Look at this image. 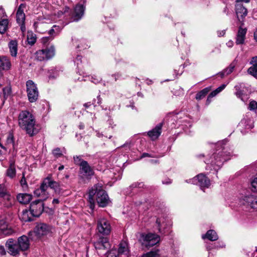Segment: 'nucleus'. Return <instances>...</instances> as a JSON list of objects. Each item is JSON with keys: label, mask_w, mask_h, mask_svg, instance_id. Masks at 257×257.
Here are the masks:
<instances>
[{"label": "nucleus", "mask_w": 257, "mask_h": 257, "mask_svg": "<svg viewBox=\"0 0 257 257\" xmlns=\"http://www.w3.org/2000/svg\"><path fill=\"white\" fill-rule=\"evenodd\" d=\"M13 232L8 222L4 219L0 220V235H8Z\"/></svg>", "instance_id": "obj_19"}, {"label": "nucleus", "mask_w": 257, "mask_h": 257, "mask_svg": "<svg viewBox=\"0 0 257 257\" xmlns=\"http://www.w3.org/2000/svg\"><path fill=\"white\" fill-rule=\"evenodd\" d=\"M254 38L255 40L257 42V28H256V31H255L254 33Z\"/></svg>", "instance_id": "obj_60"}, {"label": "nucleus", "mask_w": 257, "mask_h": 257, "mask_svg": "<svg viewBox=\"0 0 257 257\" xmlns=\"http://www.w3.org/2000/svg\"><path fill=\"white\" fill-rule=\"evenodd\" d=\"M248 108L250 110H254L257 108V102L255 101H251L250 102Z\"/></svg>", "instance_id": "obj_44"}, {"label": "nucleus", "mask_w": 257, "mask_h": 257, "mask_svg": "<svg viewBox=\"0 0 257 257\" xmlns=\"http://www.w3.org/2000/svg\"><path fill=\"white\" fill-rule=\"evenodd\" d=\"M96 195V200L100 207H104L110 202L109 197L106 191L102 188L101 184H97L94 185L89 192L88 202L89 207L93 210L95 207V200L94 196Z\"/></svg>", "instance_id": "obj_1"}, {"label": "nucleus", "mask_w": 257, "mask_h": 257, "mask_svg": "<svg viewBox=\"0 0 257 257\" xmlns=\"http://www.w3.org/2000/svg\"><path fill=\"white\" fill-rule=\"evenodd\" d=\"M8 45L11 55L16 57L18 53V42L15 40H12L10 41Z\"/></svg>", "instance_id": "obj_22"}, {"label": "nucleus", "mask_w": 257, "mask_h": 257, "mask_svg": "<svg viewBox=\"0 0 257 257\" xmlns=\"http://www.w3.org/2000/svg\"><path fill=\"white\" fill-rule=\"evenodd\" d=\"M9 22L7 19L0 20V34L5 33L8 29Z\"/></svg>", "instance_id": "obj_30"}, {"label": "nucleus", "mask_w": 257, "mask_h": 257, "mask_svg": "<svg viewBox=\"0 0 257 257\" xmlns=\"http://www.w3.org/2000/svg\"><path fill=\"white\" fill-rule=\"evenodd\" d=\"M211 89L209 87H206L200 91H199L198 93H197L196 95V99L197 100H200L207 95V94L210 91Z\"/></svg>", "instance_id": "obj_31"}, {"label": "nucleus", "mask_w": 257, "mask_h": 257, "mask_svg": "<svg viewBox=\"0 0 257 257\" xmlns=\"http://www.w3.org/2000/svg\"><path fill=\"white\" fill-rule=\"evenodd\" d=\"M235 94H236V95L238 97L240 98L241 99V100H242V101H245V100H244V98H243V92H242V91L241 90H238V91L236 92V93H235Z\"/></svg>", "instance_id": "obj_45"}, {"label": "nucleus", "mask_w": 257, "mask_h": 257, "mask_svg": "<svg viewBox=\"0 0 257 257\" xmlns=\"http://www.w3.org/2000/svg\"><path fill=\"white\" fill-rule=\"evenodd\" d=\"M18 121L20 126L30 136L32 137L38 133L39 129L36 124L34 116L29 111H21L19 115Z\"/></svg>", "instance_id": "obj_2"}, {"label": "nucleus", "mask_w": 257, "mask_h": 257, "mask_svg": "<svg viewBox=\"0 0 257 257\" xmlns=\"http://www.w3.org/2000/svg\"><path fill=\"white\" fill-rule=\"evenodd\" d=\"M223 12L225 13V14H226V15H228V12H229V11H228V9L227 7H225L223 10Z\"/></svg>", "instance_id": "obj_58"}, {"label": "nucleus", "mask_w": 257, "mask_h": 257, "mask_svg": "<svg viewBox=\"0 0 257 257\" xmlns=\"http://www.w3.org/2000/svg\"><path fill=\"white\" fill-rule=\"evenodd\" d=\"M51 231V227L46 223H38L35 227L34 233L37 238H40L43 236L46 235Z\"/></svg>", "instance_id": "obj_9"}, {"label": "nucleus", "mask_w": 257, "mask_h": 257, "mask_svg": "<svg viewBox=\"0 0 257 257\" xmlns=\"http://www.w3.org/2000/svg\"><path fill=\"white\" fill-rule=\"evenodd\" d=\"M94 246L97 250L98 253H103L102 251L110 248L108 239L106 237H100L96 241L94 242Z\"/></svg>", "instance_id": "obj_12"}, {"label": "nucleus", "mask_w": 257, "mask_h": 257, "mask_svg": "<svg viewBox=\"0 0 257 257\" xmlns=\"http://www.w3.org/2000/svg\"><path fill=\"white\" fill-rule=\"evenodd\" d=\"M44 210V204L43 201L37 200L32 202L30 204V210L31 215L34 217L39 216Z\"/></svg>", "instance_id": "obj_8"}, {"label": "nucleus", "mask_w": 257, "mask_h": 257, "mask_svg": "<svg viewBox=\"0 0 257 257\" xmlns=\"http://www.w3.org/2000/svg\"><path fill=\"white\" fill-rule=\"evenodd\" d=\"M117 252L119 254H124L127 256L129 251L126 242L122 241L120 243Z\"/></svg>", "instance_id": "obj_27"}, {"label": "nucleus", "mask_w": 257, "mask_h": 257, "mask_svg": "<svg viewBox=\"0 0 257 257\" xmlns=\"http://www.w3.org/2000/svg\"><path fill=\"white\" fill-rule=\"evenodd\" d=\"M235 11L237 19L241 26L244 25V19L247 16V10L241 4H236Z\"/></svg>", "instance_id": "obj_11"}, {"label": "nucleus", "mask_w": 257, "mask_h": 257, "mask_svg": "<svg viewBox=\"0 0 257 257\" xmlns=\"http://www.w3.org/2000/svg\"><path fill=\"white\" fill-rule=\"evenodd\" d=\"M6 246L11 255L16 256L21 251L26 250L29 248L30 242L27 236L23 235L19 237L17 240L9 238L6 243Z\"/></svg>", "instance_id": "obj_3"}, {"label": "nucleus", "mask_w": 257, "mask_h": 257, "mask_svg": "<svg viewBox=\"0 0 257 257\" xmlns=\"http://www.w3.org/2000/svg\"><path fill=\"white\" fill-rule=\"evenodd\" d=\"M45 50L47 59H49L53 57L55 55V48L53 46L46 48Z\"/></svg>", "instance_id": "obj_35"}, {"label": "nucleus", "mask_w": 257, "mask_h": 257, "mask_svg": "<svg viewBox=\"0 0 257 257\" xmlns=\"http://www.w3.org/2000/svg\"><path fill=\"white\" fill-rule=\"evenodd\" d=\"M6 250L3 246H0V255H5L6 254Z\"/></svg>", "instance_id": "obj_52"}, {"label": "nucleus", "mask_w": 257, "mask_h": 257, "mask_svg": "<svg viewBox=\"0 0 257 257\" xmlns=\"http://www.w3.org/2000/svg\"><path fill=\"white\" fill-rule=\"evenodd\" d=\"M91 79H92L91 81L95 84H97V83H99V82L101 80L99 77H97L96 76H94V77L92 76Z\"/></svg>", "instance_id": "obj_47"}, {"label": "nucleus", "mask_w": 257, "mask_h": 257, "mask_svg": "<svg viewBox=\"0 0 257 257\" xmlns=\"http://www.w3.org/2000/svg\"><path fill=\"white\" fill-rule=\"evenodd\" d=\"M246 119L244 118H243V119L241 120L240 123H241V124H244V123L245 124V123H246Z\"/></svg>", "instance_id": "obj_63"}, {"label": "nucleus", "mask_w": 257, "mask_h": 257, "mask_svg": "<svg viewBox=\"0 0 257 257\" xmlns=\"http://www.w3.org/2000/svg\"><path fill=\"white\" fill-rule=\"evenodd\" d=\"M7 143L8 145H12L14 149H15L14 136L12 134H9L7 140Z\"/></svg>", "instance_id": "obj_41"}, {"label": "nucleus", "mask_w": 257, "mask_h": 257, "mask_svg": "<svg viewBox=\"0 0 257 257\" xmlns=\"http://www.w3.org/2000/svg\"><path fill=\"white\" fill-rule=\"evenodd\" d=\"M20 183H21V185L23 186H24L25 185H26V184H27L26 180V179L25 178L24 174H23V177H22V179L20 181Z\"/></svg>", "instance_id": "obj_50"}, {"label": "nucleus", "mask_w": 257, "mask_h": 257, "mask_svg": "<svg viewBox=\"0 0 257 257\" xmlns=\"http://www.w3.org/2000/svg\"><path fill=\"white\" fill-rule=\"evenodd\" d=\"M203 239L207 238L210 241H215L218 238L216 232L213 230H209L205 234L202 236Z\"/></svg>", "instance_id": "obj_26"}, {"label": "nucleus", "mask_w": 257, "mask_h": 257, "mask_svg": "<svg viewBox=\"0 0 257 257\" xmlns=\"http://www.w3.org/2000/svg\"><path fill=\"white\" fill-rule=\"evenodd\" d=\"M142 246L148 249L159 243L160 240V237L159 235L151 232L142 234Z\"/></svg>", "instance_id": "obj_4"}, {"label": "nucleus", "mask_w": 257, "mask_h": 257, "mask_svg": "<svg viewBox=\"0 0 257 257\" xmlns=\"http://www.w3.org/2000/svg\"><path fill=\"white\" fill-rule=\"evenodd\" d=\"M97 103L100 104L101 103V101L100 96H98L97 97Z\"/></svg>", "instance_id": "obj_61"}, {"label": "nucleus", "mask_w": 257, "mask_h": 257, "mask_svg": "<svg viewBox=\"0 0 257 257\" xmlns=\"http://www.w3.org/2000/svg\"><path fill=\"white\" fill-rule=\"evenodd\" d=\"M31 212L30 213L27 209L24 210L20 215V218L24 222L30 221L32 220L31 216H30Z\"/></svg>", "instance_id": "obj_29"}, {"label": "nucleus", "mask_w": 257, "mask_h": 257, "mask_svg": "<svg viewBox=\"0 0 257 257\" xmlns=\"http://www.w3.org/2000/svg\"><path fill=\"white\" fill-rule=\"evenodd\" d=\"M65 151L64 149L63 150H61L60 148H57L53 150L52 154L56 158H59L62 156Z\"/></svg>", "instance_id": "obj_38"}, {"label": "nucleus", "mask_w": 257, "mask_h": 257, "mask_svg": "<svg viewBox=\"0 0 257 257\" xmlns=\"http://www.w3.org/2000/svg\"><path fill=\"white\" fill-rule=\"evenodd\" d=\"M150 155L149 154H147V153H144L142 156V158H144V157H150Z\"/></svg>", "instance_id": "obj_62"}, {"label": "nucleus", "mask_w": 257, "mask_h": 257, "mask_svg": "<svg viewBox=\"0 0 257 257\" xmlns=\"http://www.w3.org/2000/svg\"><path fill=\"white\" fill-rule=\"evenodd\" d=\"M11 66V62L8 57L0 55V72L9 70Z\"/></svg>", "instance_id": "obj_18"}, {"label": "nucleus", "mask_w": 257, "mask_h": 257, "mask_svg": "<svg viewBox=\"0 0 257 257\" xmlns=\"http://www.w3.org/2000/svg\"><path fill=\"white\" fill-rule=\"evenodd\" d=\"M73 159L74 163L76 165H79V166H80L81 162L84 161V160H82L81 157L80 156H74Z\"/></svg>", "instance_id": "obj_42"}, {"label": "nucleus", "mask_w": 257, "mask_h": 257, "mask_svg": "<svg viewBox=\"0 0 257 257\" xmlns=\"http://www.w3.org/2000/svg\"><path fill=\"white\" fill-rule=\"evenodd\" d=\"M161 134V124H158L154 128L147 133V135L152 141L157 140Z\"/></svg>", "instance_id": "obj_21"}, {"label": "nucleus", "mask_w": 257, "mask_h": 257, "mask_svg": "<svg viewBox=\"0 0 257 257\" xmlns=\"http://www.w3.org/2000/svg\"><path fill=\"white\" fill-rule=\"evenodd\" d=\"M240 203L247 209H257V196H245L240 200Z\"/></svg>", "instance_id": "obj_10"}, {"label": "nucleus", "mask_w": 257, "mask_h": 257, "mask_svg": "<svg viewBox=\"0 0 257 257\" xmlns=\"http://www.w3.org/2000/svg\"><path fill=\"white\" fill-rule=\"evenodd\" d=\"M153 81L152 80H150V79H146V83L148 85H150V84H152L153 83Z\"/></svg>", "instance_id": "obj_59"}, {"label": "nucleus", "mask_w": 257, "mask_h": 257, "mask_svg": "<svg viewBox=\"0 0 257 257\" xmlns=\"http://www.w3.org/2000/svg\"><path fill=\"white\" fill-rule=\"evenodd\" d=\"M6 190L5 187L2 184H0V198L4 194V191Z\"/></svg>", "instance_id": "obj_49"}, {"label": "nucleus", "mask_w": 257, "mask_h": 257, "mask_svg": "<svg viewBox=\"0 0 257 257\" xmlns=\"http://www.w3.org/2000/svg\"><path fill=\"white\" fill-rule=\"evenodd\" d=\"M36 37L35 36L33 35L32 33L28 34L27 36V41L28 44H29L31 45H32L36 42Z\"/></svg>", "instance_id": "obj_39"}, {"label": "nucleus", "mask_w": 257, "mask_h": 257, "mask_svg": "<svg viewBox=\"0 0 257 257\" xmlns=\"http://www.w3.org/2000/svg\"><path fill=\"white\" fill-rule=\"evenodd\" d=\"M47 188L46 186V183L43 181L41 183L40 188L36 189L34 192V195L40 198L39 200L43 201L46 200L49 196L48 192H47Z\"/></svg>", "instance_id": "obj_14"}, {"label": "nucleus", "mask_w": 257, "mask_h": 257, "mask_svg": "<svg viewBox=\"0 0 257 257\" xmlns=\"http://www.w3.org/2000/svg\"><path fill=\"white\" fill-rule=\"evenodd\" d=\"M234 67L235 66L234 64H231L227 68L220 72L219 74L221 78H223L224 76L230 74L233 71Z\"/></svg>", "instance_id": "obj_33"}, {"label": "nucleus", "mask_w": 257, "mask_h": 257, "mask_svg": "<svg viewBox=\"0 0 257 257\" xmlns=\"http://www.w3.org/2000/svg\"><path fill=\"white\" fill-rule=\"evenodd\" d=\"M160 249H154L150 252L144 254L142 257H159Z\"/></svg>", "instance_id": "obj_34"}, {"label": "nucleus", "mask_w": 257, "mask_h": 257, "mask_svg": "<svg viewBox=\"0 0 257 257\" xmlns=\"http://www.w3.org/2000/svg\"><path fill=\"white\" fill-rule=\"evenodd\" d=\"M16 174V168L13 164H11L7 171V175L11 178H13Z\"/></svg>", "instance_id": "obj_32"}, {"label": "nucleus", "mask_w": 257, "mask_h": 257, "mask_svg": "<svg viewBox=\"0 0 257 257\" xmlns=\"http://www.w3.org/2000/svg\"><path fill=\"white\" fill-rule=\"evenodd\" d=\"M21 25V29L22 32H25L26 31L25 26L24 23H19Z\"/></svg>", "instance_id": "obj_54"}, {"label": "nucleus", "mask_w": 257, "mask_h": 257, "mask_svg": "<svg viewBox=\"0 0 257 257\" xmlns=\"http://www.w3.org/2000/svg\"><path fill=\"white\" fill-rule=\"evenodd\" d=\"M3 96L4 99L2 100L3 103L4 102L5 99H6L9 96L11 95L12 89L11 87L9 86H7L4 87L3 89Z\"/></svg>", "instance_id": "obj_37"}, {"label": "nucleus", "mask_w": 257, "mask_h": 257, "mask_svg": "<svg viewBox=\"0 0 257 257\" xmlns=\"http://www.w3.org/2000/svg\"><path fill=\"white\" fill-rule=\"evenodd\" d=\"M24 8L25 5L21 4L18 9L17 12V21L18 23H24L25 20V15L23 10Z\"/></svg>", "instance_id": "obj_23"}, {"label": "nucleus", "mask_w": 257, "mask_h": 257, "mask_svg": "<svg viewBox=\"0 0 257 257\" xmlns=\"http://www.w3.org/2000/svg\"><path fill=\"white\" fill-rule=\"evenodd\" d=\"M226 45L228 47H232L233 45V42L231 40H230L226 43Z\"/></svg>", "instance_id": "obj_56"}, {"label": "nucleus", "mask_w": 257, "mask_h": 257, "mask_svg": "<svg viewBox=\"0 0 257 257\" xmlns=\"http://www.w3.org/2000/svg\"><path fill=\"white\" fill-rule=\"evenodd\" d=\"M97 229L103 235H108L111 231V226L108 221L104 218H100L97 220Z\"/></svg>", "instance_id": "obj_7"}, {"label": "nucleus", "mask_w": 257, "mask_h": 257, "mask_svg": "<svg viewBox=\"0 0 257 257\" xmlns=\"http://www.w3.org/2000/svg\"><path fill=\"white\" fill-rule=\"evenodd\" d=\"M218 93H217V91H216V90H214L212 92H211L210 94L208 96V98H212V97H214L215 96H216Z\"/></svg>", "instance_id": "obj_51"}, {"label": "nucleus", "mask_w": 257, "mask_h": 257, "mask_svg": "<svg viewBox=\"0 0 257 257\" xmlns=\"http://www.w3.org/2000/svg\"><path fill=\"white\" fill-rule=\"evenodd\" d=\"M213 160L210 162L211 165H216L218 167H220L222 165L223 163L229 159L225 157L224 155L221 153V154L213 155ZM205 163L206 164L210 163L209 162H205Z\"/></svg>", "instance_id": "obj_15"}, {"label": "nucleus", "mask_w": 257, "mask_h": 257, "mask_svg": "<svg viewBox=\"0 0 257 257\" xmlns=\"http://www.w3.org/2000/svg\"><path fill=\"white\" fill-rule=\"evenodd\" d=\"M119 254L116 248H112L107 253L106 257H117Z\"/></svg>", "instance_id": "obj_40"}, {"label": "nucleus", "mask_w": 257, "mask_h": 257, "mask_svg": "<svg viewBox=\"0 0 257 257\" xmlns=\"http://www.w3.org/2000/svg\"><path fill=\"white\" fill-rule=\"evenodd\" d=\"M1 198H3L6 201H8L7 205L8 207L11 206L14 203V198L7 192V190L4 191Z\"/></svg>", "instance_id": "obj_28"}, {"label": "nucleus", "mask_w": 257, "mask_h": 257, "mask_svg": "<svg viewBox=\"0 0 257 257\" xmlns=\"http://www.w3.org/2000/svg\"><path fill=\"white\" fill-rule=\"evenodd\" d=\"M80 171L84 176H91L94 174L93 170L91 169L86 161L81 162L80 166Z\"/></svg>", "instance_id": "obj_16"}, {"label": "nucleus", "mask_w": 257, "mask_h": 257, "mask_svg": "<svg viewBox=\"0 0 257 257\" xmlns=\"http://www.w3.org/2000/svg\"><path fill=\"white\" fill-rule=\"evenodd\" d=\"M242 26L240 25L236 35L235 43L237 45L243 44L244 42L247 29L243 28Z\"/></svg>", "instance_id": "obj_17"}, {"label": "nucleus", "mask_w": 257, "mask_h": 257, "mask_svg": "<svg viewBox=\"0 0 257 257\" xmlns=\"http://www.w3.org/2000/svg\"><path fill=\"white\" fill-rule=\"evenodd\" d=\"M250 64H252V66L250 67L247 70L248 73L253 75H257V56H255L252 58L250 61Z\"/></svg>", "instance_id": "obj_25"}, {"label": "nucleus", "mask_w": 257, "mask_h": 257, "mask_svg": "<svg viewBox=\"0 0 257 257\" xmlns=\"http://www.w3.org/2000/svg\"><path fill=\"white\" fill-rule=\"evenodd\" d=\"M5 11L2 8H0V18H2L5 16Z\"/></svg>", "instance_id": "obj_53"}, {"label": "nucleus", "mask_w": 257, "mask_h": 257, "mask_svg": "<svg viewBox=\"0 0 257 257\" xmlns=\"http://www.w3.org/2000/svg\"><path fill=\"white\" fill-rule=\"evenodd\" d=\"M43 181L46 183L47 189L48 187H50L54 190L55 193L58 194H60L61 193L60 184L53 179L52 174H49Z\"/></svg>", "instance_id": "obj_13"}, {"label": "nucleus", "mask_w": 257, "mask_h": 257, "mask_svg": "<svg viewBox=\"0 0 257 257\" xmlns=\"http://www.w3.org/2000/svg\"><path fill=\"white\" fill-rule=\"evenodd\" d=\"M226 87L225 84H222L221 86L218 87L217 88L215 89L216 91H217V93L220 92L222 90H223Z\"/></svg>", "instance_id": "obj_48"}, {"label": "nucleus", "mask_w": 257, "mask_h": 257, "mask_svg": "<svg viewBox=\"0 0 257 257\" xmlns=\"http://www.w3.org/2000/svg\"><path fill=\"white\" fill-rule=\"evenodd\" d=\"M183 68H184V67H183L182 68L181 72L180 73L179 72H176V69H175L174 70V73L173 74V76L171 77V78L169 79L166 80L165 81L173 80L175 79L177 77V76L178 75H179L182 74V73L183 72L182 70H183Z\"/></svg>", "instance_id": "obj_43"}, {"label": "nucleus", "mask_w": 257, "mask_h": 257, "mask_svg": "<svg viewBox=\"0 0 257 257\" xmlns=\"http://www.w3.org/2000/svg\"><path fill=\"white\" fill-rule=\"evenodd\" d=\"M59 203V200L58 199H54L52 201V203L53 204H57Z\"/></svg>", "instance_id": "obj_57"}, {"label": "nucleus", "mask_w": 257, "mask_h": 257, "mask_svg": "<svg viewBox=\"0 0 257 257\" xmlns=\"http://www.w3.org/2000/svg\"><path fill=\"white\" fill-rule=\"evenodd\" d=\"M189 182H192L199 185L203 190L205 188H208L210 185V180L203 174L201 173L190 180Z\"/></svg>", "instance_id": "obj_6"}, {"label": "nucleus", "mask_w": 257, "mask_h": 257, "mask_svg": "<svg viewBox=\"0 0 257 257\" xmlns=\"http://www.w3.org/2000/svg\"><path fill=\"white\" fill-rule=\"evenodd\" d=\"M32 199V195L27 193L19 194L17 196L18 201L22 204H27Z\"/></svg>", "instance_id": "obj_24"}, {"label": "nucleus", "mask_w": 257, "mask_h": 257, "mask_svg": "<svg viewBox=\"0 0 257 257\" xmlns=\"http://www.w3.org/2000/svg\"><path fill=\"white\" fill-rule=\"evenodd\" d=\"M251 186L255 190H257V177L251 182Z\"/></svg>", "instance_id": "obj_46"}, {"label": "nucleus", "mask_w": 257, "mask_h": 257, "mask_svg": "<svg viewBox=\"0 0 257 257\" xmlns=\"http://www.w3.org/2000/svg\"><path fill=\"white\" fill-rule=\"evenodd\" d=\"M85 8L81 4L77 5L74 10L73 18L74 21L79 20L84 15Z\"/></svg>", "instance_id": "obj_20"}, {"label": "nucleus", "mask_w": 257, "mask_h": 257, "mask_svg": "<svg viewBox=\"0 0 257 257\" xmlns=\"http://www.w3.org/2000/svg\"><path fill=\"white\" fill-rule=\"evenodd\" d=\"M36 58L40 61L47 59V57L44 49L40 50L36 53Z\"/></svg>", "instance_id": "obj_36"}, {"label": "nucleus", "mask_w": 257, "mask_h": 257, "mask_svg": "<svg viewBox=\"0 0 257 257\" xmlns=\"http://www.w3.org/2000/svg\"><path fill=\"white\" fill-rule=\"evenodd\" d=\"M79 127L80 129H83L84 127V125L82 123L79 124Z\"/></svg>", "instance_id": "obj_64"}, {"label": "nucleus", "mask_w": 257, "mask_h": 257, "mask_svg": "<svg viewBox=\"0 0 257 257\" xmlns=\"http://www.w3.org/2000/svg\"><path fill=\"white\" fill-rule=\"evenodd\" d=\"M250 2V0H237L236 1V4H241V2H244L245 3H248Z\"/></svg>", "instance_id": "obj_55"}, {"label": "nucleus", "mask_w": 257, "mask_h": 257, "mask_svg": "<svg viewBox=\"0 0 257 257\" xmlns=\"http://www.w3.org/2000/svg\"><path fill=\"white\" fill-rule=\"evenodd\" d=\"M27 92L30 102H35L39 97V91L36 84L31 80L26 82Z\"/></svg>", "instance_id": "obj_5"}]
</instances>
